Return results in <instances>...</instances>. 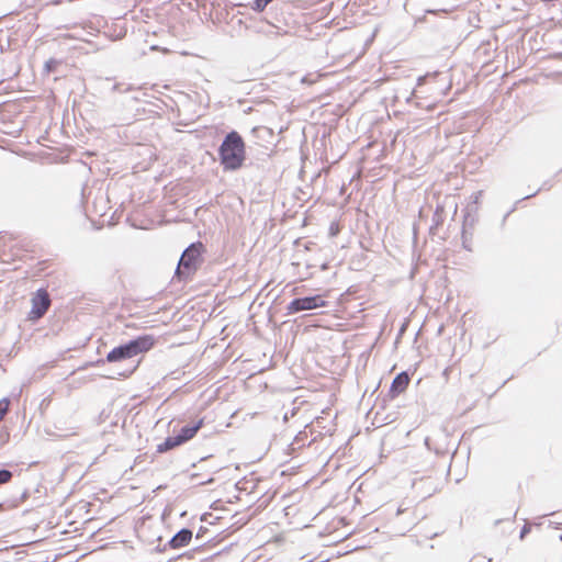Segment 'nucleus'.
<instances>
[{
	"label": "nucleus",
	"mask_w": 562,
	"mask_h": 562,
	"mask_svg": "<svg viewBox=\"0 0 562 562\" xmlns=\"http://www.w3.org/2000/svg\"><path fill=\"white\" fill-rule=\"evenodd\" d=\"M218 156L221 165L225 170L234 171L243 166L245 160V143L236 131L226 134L218 148Z\"/></svg>",
	"instance_id": "nucleus-1"
},
{
	"label": "nucleus",
	"mask_w": 562,
	"mask_h": 562,
	"mask_svg": "<svg viewBox=\"0 0 562 562\" xmlns=\"http://www.w3.org/2000/svg\"><path fill=\"white\" fill-rule=\"evenodd\" d=\"M155 345V338L151 335L138 336L130 341L113 348L106 355L108 362H120L131 359L139 353L150 350Z\"/></svg>",
	"instance_id": "nucleus-2"
},
{
	"label": "nucleus",
	"mask_w": 562,
	"mask_h": 562,
	"mask_svg": "<svg viewBox=\"0 0 562 562\" xmlns=\"http://www.w3.org/2000/svg\"><path fill=\"white\" fill-rule=\"evenodd\" d=\"M202 247L201 243H193L182 252L176 269V277L179 280L188 279L195 273L201 263Z\"/></svg>",
	"instance_id": "nucleus-3"
},
{
	"label": "nucleus",
	"mask_w": 562,
	"mask_h": 562,
	"mask_svg": "<svg viewBox=\"0 0 562 562\" xmlns=\"http://www.w3.org/2000/svg\"><path fill=\"white\" fill-rule=\"evenodd\" d=\"M32 308L29 313V321L36 322L42 318L50 306V297L45 289H38L31 299Z\"/></svg>",
	"instance_id": "nucleus-4"
},
{
	"label": "nucleus",
	"mask_w": 562,
	"mask_h": 562,
	"mask_svg": "<svg viewBox=\"0 0 562 562\" xmlns=\"http://www.w3.org/2000/svg\"><path fill=\"white\" fill-rule=\"evenodd\" d=\"M326 305L321 295L296 297L286 306L288 314H295L302 311H310Z\"/></svg>",
	"instance_id": "nucleus-5"
},
{
	"label": "nucleus",
	"mask_w": 562,
	"mask_h": 562,
	"mask_svg": "<svg viewBox=\"0 0 562 562\" xmlns=\"http://www.w3.org/2000/svg\"><path fill=\"white\" fill-rule=\"evenodd\" d=\"M193 532L189 528L180 529L173 537L167 542L164 549L168 546L171 549H180L190 543L192 540Z\"/></svg>",
	"instance_id": "nucleus-6"
},
{
	"label": "nucleus",
	"mask_w": 562,
	"mask_h": 562,
	"mask_svg": "<svg viewBox=\"0 0 562 562\" xmlns=\"http://www.w3.org/2000/svg\"><path fill=\"white\" fill-rule=\"evenodd\" d=\"M202 425H203V419L201 418L198 422H195L193 425L183 426L180 429V431L175 436L177 437L180 445H183L187 441L191 440L196 435V432L200 430Z\"/></svg>",
	"instance_id": "nucleus-7"
},
{
	"label": "nucleus",
	"mask_w": 562,
	"mask_h": 562,
	"mask_svg": "<svg viewBox=\"0 0 562 562\" xmlns=\"http://www.w3.org/2000/svg\"><path fill=\"white\" fill-rule=\"evenodd\" d=\"M409 384V376L406 372L398 373L392 381L390 393L393 397L400 395Z\"/></svg>",
	"instance_id": "nucleus-8"
},
{
	"label": "nucleus",
	"mask_w": 562,
	"mask_h": 562,
	"mask_svg": "<svg viewBox=\"0 0 562 562\" xmlns=\"http://www.w3.org/2000/svg\"><path fill=\"white\" fill-rule=\"evenodd\" d=\"M181 446L176 436H169L165 441L157 446V452L164 453L170 449Z\"/></svg>",
	"instance_id": "nucleus-9"
},
{
	"label": "nucleus",
	"mask_w": 562,
	"mask_h": 562,
	"mask_svg": "<svg viewBox=\"0 0 562 562\" xmlns=\"http://www.w3.org/2000/svg\"><path fill=\"white\" fill-rule=\"evenodd\" d=\"M273 0H255L254 4L251 5V9L257 11V12H261Z\"/></svg>",
	"instance_id": "nucleus-10"
},
{
	"label": "nucleus",
	"mask_w": 562,
	"mask_h": 562,
	"mask_svg": "<svg viewBox=\"0 0 562 562\" xmlns=\"http://www.w3.org/2000/svg\"><path fill=\"white\" fill-rule=\"evenodd\" d=\"M12 476H13V474L11 471H9L7 469H1L0 470V486L10 482Z\"/></svg>",
	"instance_id": "nucleus-11"
},
{
	"label": "nucleus",
	"mask_w": 562,
	"mask_h": 562,
	"mask_svg": "<svg viewBox=\"0 0 562 562\" xmlns=\"http://www.w3.org/2000/svg\"><path fill=\"white\" fill-rule=\"evenodd\" d=\"M134 90V87L132 85H125V83H115L112 87L113 92H127Z\"/></svg>",
	"instance_id": "nucleus-12"
},
{
	"label": "nucleus",
	"mask_w": 562,
	"mask_h": 562,
	"mask_svg": "<svg viewBox=\"0 0 562 562\" xmlns=\"http://www.w3.org/2000/svg\"><path fill=\"white\" fill-rule=\"evenodd\" d=\"M79 31L80 32H77V33H74V34H69V33L63 34L59 37L60 38H72V40H78V41H86V38L82 35L83 29H80Z\"/></svg>",
	"instance_id": "nucleus-13"
},
{
	"label": "nucleus",
	"mask_w": 562,
	"mask_h": 562,
	"mask_svg": "<svg viewBox=\"0 0 562 562\" xmlns=\"http://www.w3.org/2000/svg\"><path fill=\"white\" fill-rule=\"evenodd\" d=\"M10 402L8 398H2L0 401V420L4 417L9 409Z\"/></svg>",
	"instance_id": "nucleus-14"
},
{
	"label": "nucleus",
	"mask_w": 562,
	"mask_h": 562,
	"mask_svg": "<svg viewBox=\"0 0 562 562\" xmlns=\"http://www.w3.org/2000/svg\"><path fill=\"white\" fill-rule=\"evenodd\" d=\"M57 64H58V63H57V60H56V59H54V58L48 59V60L45 63V70H46L47 72L54 71V70H55V68H56V66H57Z\"/></svg>",
	"instance_id": "nucleus-15"
},
{
	"label": "nucleus",
	"mask_w": 562,
	"mask_h": 562,
	"mask_svg": "<svg viewBox=\"0 0 562 562\" xmlns=\"http://www.w3.org/2000/svg\"><path fill=\"white\" fill-rule=\"evenodd\" d=\"M435 76H437V72L426 74L425 76L418 77V79H417V87L423 86L426 82L428 77H435Z\"/></svg>",
	"instance_id": "nucleus-16"
},
{
	"label": "nucleus",
	"mask_w": 562,
	"mask_h": 562,
	"mask_svg": "<svg viewBox=\"0 0 562 562\" xmlns=\"http://www.w3.org/2000/svg\"><path fill=\"white\" fill-rule=\"evenodd\" d=\"M530 532V525L526 524L520 530V539H524Z\"/></svg>",
	"instance_id": "nucleus-17"
},
{
	"label": "nucleus",
	"mask_w": 562,
	"mask_h": 562,
	"mask_svg": "<svg viewBox=\"0 0 562 562\" xmlns=\"http://www.w3.org/2000/svg\"><path fill=\"white\" fill-rule=\"evenodd\" d=\"M415 91H412V93L406 98V102H411L412 98L414 97Z\"/></svg>",
	"instance_id": "nucleus-18"
},
{
	"label": "nucleus",
	"mask_w": 562,
	"mask_h": 562,
	"mask_svg": "<svg viewBox=\"0 0 562 562\" xmlns=\"http://www.w3.org/2000/svg\"><path fill=\"white\" fill-rule=\"evenodd\" d=\"M462 237H463V244H465V233H464V232H463V234H462ZM464 247H465V248H468V246H467V245H464Z\"/></svg>",
	"instance_id": "nucleus-19"
},
{
	"label": "nucleus",
	"mask_w": 562,
	"mask_h": 562,
	"mask_svg": "<svg viewBox=\"0 0 562 562\" xmlns=\"http://www.w3.org/2000/svg\"><path fill=\"white\" fill-rule=\"evenodd\" d=\"M533 195H535V193H533V194H530V195H526L524 199H529V198H531V196H533Z\"/></svg>",
	"instance_id": "nucleus-20"
},
{
	"label": "nucleus",
	"mask_w": 562,
	"mask_h": 562,
	"mask_svg": "<svg viewBox=\"0 0 562 562\" xmlns=\"http://www.w3.org/2000/svg\"><path fill=\"white\" fill-rule=\"evenodd\" d=\"M428 442H429V438H426V439H425V443H426V446H428Z\"/></svg>",
	"instance_id": "nucleus-21"
},
{
	"label": "nucleus",
	"mask_w": 562,
	"mask_h": 562,
	"mask_svg": "<svg viewBox=\"0 0 562 562\" xmlns=\"http://www.w3.org/2000/svg\"><path fill=\"white\" fill-rule=\"evenodd\" d=\"M200 536H202V532H198V533H196V539H199V538H200Z\"/></svg>",
	"instance_id": "nucleus-22"
},
{
	"label": "nucleus",
	"mask_w": 562,
	"mask_h": 562,
	"mask_svg": "<svg viewBox=\"0 0 562 562\" xmlns=\"http://www.w3.org/2000/svg\"><path fill=\"white\" fill-rule=\"evenodd\" d=\"M134 370H135V368H133L132 370H130V371L127 372V374L133 373V371H134Z\"/></svg>",
	"instance_id": "nucleus-23"
},
{
	"label": "nucleus",
	"mask_w": 562,
	"mask_h": 562,
	"mask_svg": "<svg viewBox=\"0 0 562 562\" xmlns=\"http://www.w3.org/2000/svg\"><path fill=\"white\" fill-rule=\"evenodd\" d=\"M2 507V504H0V508Z\"/></svg>",
	"instance_id": "nucleus-24"
}]
</instances>
